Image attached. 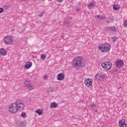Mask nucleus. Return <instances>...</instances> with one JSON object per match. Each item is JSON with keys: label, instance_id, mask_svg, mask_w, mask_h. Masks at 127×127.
Wrapping results in <instances>:
<instances>
[{"label": "nucleus", "instance_id": "nucleus-22", "mask_svg": "<svg viewBox=\"0 0 127 127\" xmlns=\"http://www.w3.org/2000/svg\"><path fill=\"white\" fill-rule=\"evenodd\" d=\"M111 31H113V32H117V28L116 27V26L111 27Z\"/></svg>", "mask_w": 127, "mask_h": 127}, {"label": "nucleus", "instance_id": "nucleus-26", "mask_svg": "<svg viewBox=\"0 0 127 127\" xmlns=\"http://www.w3.org/2000/svg\"><path fill=\"white\" fill-rule=\"evenodd\" d=\"M105 29L107 31H111V27H106L105 28Z\"/></svg>", "mask_w": 127, "mask_h": 127}, {"label": "nucleus", "instance_id": "nucleus-19", "mask_svg": "<svg viewBox=\"0 0 127 127\" xmlns=\"http://www.w3.org/2000/svg\"><path fill=\"white\" fill-rule=\"evenodd\" d=\"M113 9H114V10H118L120 9V6L117 4H114L113 5Z\"/></svg>", "mask_w": 127, "mask_h": 127}, {"label": "nucleus", "instance_id": "nucleus-3", "mask_svg": "<svg viewBox=\"0 0 127 127\" xmlns=\"http://www.w3.org/2000/svg\"><path fill=\"white\" fill-rule=\"evenodd\" d=\"M3 42L6 45H10L13 43V37L11 36H6L3 38Z\"/></svg>", "mask_w": 127, "mask_h": 127}, {"label": "nucleus", "instance_id": "nucleus-30", "mask_svg": "<svg viewBox=\"0 0 127 127\" xmlns=\"http://www.w3.org/2000/svg\"><path fill=\"white\" fill-rule=\"evenodd\" d=\"M3 12V8L0 7V13H2Z\"/></svg>", "mask_w": 127, "mask_h": 127}, {"label": "nucleus", "instance_id": "nucleus-1", "mask_svg": "<svg viewBox=\"0 0 127 127\" xmlns=\"http://www.w3.org/2000/svg\"><path fill=\"white\" fill-rule=\"evenodd\" d=\"M25 108L24 103L20 100H17L9 105L8 111L11 114H16L18 111L20 112L23 111Z\"/></svg>", "mask_w": 127, "mask_h": 127}, {"label": "nucleus", "instance_id": "nucleus-28", "mask_svg": "<svg viewBox=\"0 0 127 127\" xmlns=\"http://www.w3.org/2000/svg\"><path fill=\"white\" fill-rule=\"evenodd\" d=\"M99 19H106V16H100Z\"/></svg>", "mask_w": 127, "mask_h": 127}, {"label": "nucleus", "instance_id": "nucleus-25", "mask_svg": "<svg viewBox=\"0 0 127 127\" xmlns=\"http://www.w3.org/2000/svg\"><path fill=\"white\" fill-rule=\"evenodd\" d=\"M123 26L125 27L126 28H127V20H124V22L123 23Z\"/></svg>", "mask_w": 127, "mask_h": 127}, {"label": "nucleus", "instance_id": "nucleus-14", "mask_svg": "<svg viewBox=\"0 0 127 127\" xmlns=\"http://www.w3.org/2000/svg\"><path fill=\"white\" fill-rule=\"evenodd\" d=\"M116 66L118 68H121L122 66H124V62L122 60H119L116 62Z\"/></svg>", "mask_w": 127, "mask_h": 127}, {"label": "nucleus", "instance_id": "nucleus-2", "mask_svg": "<svg viewBox=\"0 0 127 127\" xmlns=\"http://www.w3.org/2000/svg\"><path fill=\"white\" fill-rule=\"evenodd\" d=\"M99 47L102 52H108L109 50H111V45L107 43L100 44Z\"/></svg>", "mask_w": 127, "mask_h": 127}, {"label": "nucleus", "instance_id": "nucleus-24", "mask_svg": "<svg viewBox=\"0 0 127 127\" xmlns=\"http://www.w3.org/2000/svg\"><path fill=\"white\" fill-rule=\"evenodd\" d=\"M95 79H96V80H100V74L99 73H97L95 75Z\"/></svg>", "mask_w": 127, "mask_h": 127}, {"label": "nucleus", "instance_id": "nucleus-18", "mask_svg": "<svg viewBox=\"0 0 127 127\" xmlns=\"http://www.w3.org/2000/svg\"><path fill=\"white\" fill-rule=\"evenodd\" d=\"M91 108L92 109V110H94L95 112H97L98 111V108H97V107L96 106V105L95 104H92L91 105Z\"/></svg>", "mask_w": 127, "mask_h": 127}, {"label": "nucleus", "instance_id": "nucleus-4", "mask_svg": "<svg viewBox=\"0 0 127 127\" xmlns=\"http://www.w3.org/2000/svg\"><path fill=\"white\" fill-rule=\"evenodd\" d=\"M24 86L27 88L29 91H33L35 89V86L33 85H31V81L29 80H26L24 82Z\"/></svg>", "mask_w": 127, "mask_h": 127}, {"label": "nucleus", "instance_id": "nucleus-7", "mask_svg": "<svg viewBox=\"0 0 127 127\" xmlns=\"http://www.w3.org/2000/svg\"><path fill=\"white\" fill-rule=\"evenodd\" d=\"M72 65L75 68L80 66V57H78L73 61Z\"/></svg>", "mask_w": 127, "mask_h": 127}, {"label": "nucleus", "instance_id": "nucleus-20", "mask_svg": "<svg viewBox=\"0 0 127 127\" xmlns=\"http://www.w3.org/2000/svg\"><path fill=\"white\" fill-rule=\"evenodd\" d=\"M117 39H118V37H117L116 36H114L111 38V40L112 41V42H115V41H117Z\"/></svg>", "mask_w": 127, "mask_h": 127}, {"label": "nucleus", "instance_id": "nucleus-10", "mask_svg": "<svg viewBox=\"0 0 127 127\" xmlns=\"http://www.w3.org/2000/svg\"><path fill=\"white\" fill-rule=\"evenodd\" d=\"M119 126L120 127H127V124H126V121L124 119L119 121Z\"/></svg>", "mask_w": 127, "mask_h": 127}, {"label": "nucleus", "instance_id": "nucleus-6", "mask_svg": "<svg viewBox=\"0 0 127 127\" xmlns=\"http://www.w3.org/2000/svg\"><path fill=\"white\" fill-rule=\"evenodd\" d=\"M84 83L87 88H91L93 86V79L91 78H86Z\"/></svg>", "mask_w": 127, "mask_h": 127}, {"label": "nucleus", "instance_id": "nucleus-9", "mask_svg": "<svg viewBox=\"0 0 127 127\" xmlns=\"http://www.w3.org/2000/svg\"><path fill=\"white\" fill-rule=\"evenodd\" d=\"M26 127V122H17L16 125V127Z\"/></svg>", "mask_w": 127, "mask_h": 127}, {"label": "nucleus", "instance_id": "nucleus-34", "mask_svg": "<svg viewBox=\"0 0 127 127\" xmlns=\"http://www.w3.org/2000/svg\"><path fill=\"white\" fill-rule=\"evenodd\" d=\"M101 17V16H100V15H97V18L98 19H100V17Z\"/></svg>", "mask_w": 127, "mask_h": 127}, {"label": "nucleus", "instance_id": "nucleus-27", "mask_svg": "<svg viewBox=\"0 0 127 127\" xmlns=\"http://www.w3.org/2000/svg\"><path fill=\"white\" fill-rule=\"evenodd\" d=\"M21 116L23 118H24V117H25V116H26V113H25V112H23L21 113Z\"/></svg>", "mask_w": 127, "mask_h": 127}, {"label": "nucleus", "instance_id": "nucleus-15", "mask_svg": "<svg viewBox=\"0 0 127 127\" xmlns=\"http://www.w3.org/2000/svg\"><path fill=\"white\" fill-rule=\"evenodd\" d=\"M43 109H37L35 111V113L38 115V116H42L43 115Z\"/></svg>", "mask_w": 127, "mask_h": 127}, {"label": "nucleus", "instance_id": "nucleus-13", "mask_svg": "<svg viewBox=\"0 0 127 127\" xmlns=\"http://www.w3.org/2000/svg\"><path fill=\"white\" fill-rule=\"evenodd\" d=\"M57 80L59 81H62V80L64 79V76L63 73H59L57 76Z\"/></svg>", "mask_w": 127, "mask_h": 127}, {"label": "nucleus", "instance_id": "nucleus-17", "mask_svg": "<svg viewBox=\"0 0 127 127\" xmlns=\"http://www.w3.org/2000/svg\"><path fill=\"white\" fill-rule=\"evenodd\" d=\"M84 63H85V61L84 59L82 57H80V67H82L83 65H84Z\"/></svg>", "mask_w": 127, "mask_h": 127}, {"label": "nucleus", "instance_id": "nucleus-12", "mask_svg": "<svg viewBox=\"0 0 127 127\" xmlns=\"http://www.w3.org/2000/svg\"><path fill=\"white\" fill-rule=\"evenodd\" d=\"M0 54L1 56H6L7 55V52L4 48H2L0 49Z\"/></svg>", "mask_w": 127, "mask_h": 127}, {"label": "nucleus", "instance_id": "nucleus-23", "mask_svg": "<svg viewBox=\"0 0 127 127\" xmlns=\"http://www.w3.org/2000/svg\"><path fill=\"white\" fill-rule=\"evenodd\" d=\"M99 73V77L100 79H104V78L105 77V75H104L103 73Z\"/></svg>", "mask_w": 127, "mask_h": 127}, {"label": "nucleus", "instance_id": "nucleus-21", "mask_svg": "<svg viewBox=\"0 0 127 127\" xmlns=\"http://www.w3.org/2000/svg\"><path fill=\"white\" fill-rule=\"evenodd\" d=\"M46 58V55L42 54L41 55V59L42 60H45Z\"/></svg>", "mask_w": 127, "mask_h": 127}, {"label": "nucleus", "instance_id": "nucleus-31", "mask_svg": "<svg viewBox=\"0 0 127 127\" xmlns=\"http://www.w3.org/2000/svg\"><path fill=\"white\" fill-rule=\"evenodd\" d=\"M48 78V76L47 75H45L43 76V79L44 80H46Z\"/></svg>", "mask_w": 127, "mask_h": 127}, {"label": "nucleus", "instance_id": "nucleus-32", "mask_svg": "<svg viewBox=\"0 0 127 127\" xmlns=\"http://www.w3.org/2000/svg\"><path fill=\"white\" fill-rule=\"evenodd\" d=\"M63 0H57V1H58V2H62V1H63Z\"/></svg>", "mask_w": 127, "mask_h": 127}, {"label": "nucleus", "instance_id": "nucleus-5", "mask_svg": "<svg viewBox=\"0 0 127 127\" xmlns=\"http://www.w3.org/2000/svg\"><path fill=\"white\" fill-rule=\"evenodd\" d=\"M101 66L103 69H105V70H110L111 68H112L113 64H112V63L110 62H106L105 63H102L101 64Z\"/></svg>", "mask_w": 127, "mask_h": 127}, {"label": "nucleus", "instance_id": "nucleus-8", "mask_svg": "<svg viewBox=\"0 0 127 127\" xmlns=\"http://www.w3.org/2000/svg\"><path fill=\"white\" fill-rule=\"evenodd\" d=\"M31 67H32V62H27L24 66V68L25 70H28V69H30Z\"/></svg>", "mask_w": 127, "mask_h": 127}, {"label": "nucleus", "instance_id": "nucleus-29", "mask_svg": "<svg viewBox=\"0 0 127 127\" xmlns=\"http://www.w3.org/2000/svg\"><path fill=\"white\" fill-rule=\"evenodd\" d=\"M109 20L107 21L108 23H110V22H112L113 21V19H111V17L109 18Z\"/></svg>", "mask_w": 127, "mask_h": 127}, {"label": "nucleus", "instance_id": "nucleus-33", "mask_svg": "<svg viewBox=\"0 0 127 127\" xmlns=\"http://www.w3.org/2000/svg\"><path fill=\"white\" fill-rule=\"evenodd\" d=\"M40 17H42V16H43V13H41L40 15H39Z\"/></svg>", "mask_w": 127, "mask_h": 127}, {"label": "nucleus", "instance_id": "nucleus-16", "mask_svg": "<svg viewBox=\"0 0 127 127\" xmlns=\"http://www.w3.org/2000/svg\"><path fill=\"white\" fill-rule=\"evenodd\" d=\"M58 107V104L55 102H52L50 104V108H52V109H56Z\"/></svg>", "mask_w": 127, "mask_h": 127}, {"label": "nucleus", "instance_id": "nucleus-11", "mask_svg": "<svg viewBox=\"0 0 127 127\" xmlns=\"http://www.w3.org/2000/svg\"><path fill=\"white\" fill-rule=\"evenodd\" d=\"M95 6V4L94 1L89 2L87 5V7L89 9H93Z\"/></svg>", "mask_w": 127, "mask_h": 127}]
</instances>
